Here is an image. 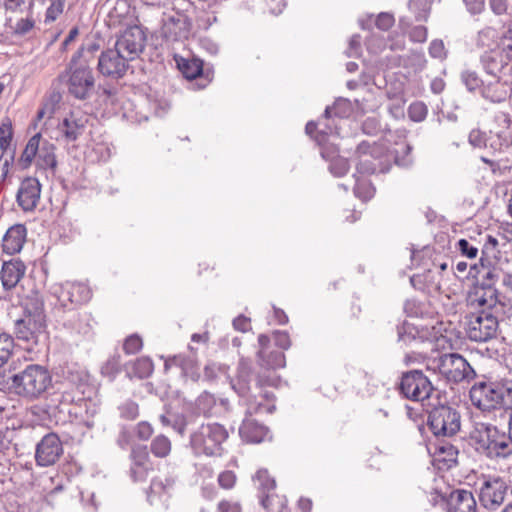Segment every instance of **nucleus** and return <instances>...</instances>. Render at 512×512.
Wrapping results in <instances>:
<instances>
[{
    "mask_svg": "<svg viewBox=\"0 0 512 512\" xmlns=\"http://www.w3.org/2000/svg\"><path fill=\"white\" fill-rule=\"evenodd\" d=\"M51 387L52 375L40 364H29L10 377L11 392L27 401L40 399Z\"/></svg>",
    "mask_w": 512,
    "mask_h": 512,
    "instance_id": "nucleus-1",
    "label": "nucleus"
},
{
    "mask_svg": "<svg viewBox=\"0 0 512 512\" xmlns=\"http://www.w3.org/2000/svg\"><path fill=\"white\" fill-rule=\"evenodd\" d=\"M476 450L490 459L507 458L512 455V439L488 422H476L471 432Z\"/></svg>",
    "mask_w": 512,
    "mask_h": 512,
    "instance_id": "nucleus-2",
    "label": "nucleus"
},
{
    "mask_svg": "<svg viewBox=\"0 0 512 512\" xmlns=\"http://www.w3.org/2000/svg\"><path fill=\"white\" fill-rule=\"evenodd\" d=\"M228 436V431L222 424L203 423L190 433L189 445L195 456H220Z\"/></svg>",
    "mask_w": 512,
    "mask_h": 512,
    "instance_id": "nucleus-3",
    "label": "nucleus"
},
{
    "mask_svg": "<svg viewBox=\"0 0 512 512\" xmlns=\"http://www.w3.org/2000/svg\"><path fill=\"white\" fill-rule=\"evenodd\" d=\"M427 368L437 373L449 384L470 382L476 372L469 362L459 353H442L430 359Z\"/></svg>",
    "mask_w": 512,
    "mask_h": 512,
    "instance_id": "nucleus-4",
    "label": "nucleus"
},
{
    "mask_svg": "<svg viewBox=\"0 0 512 512\" xmlns=\"http://www.w3.org/2000/svg\"><path fill=\"white\" fill-rule=\"evenodd\" d=\"M498 312L473 311L466 316V337L476 343H487L496 339L500 333Z\"/></svg>",
    "mask_w": 512,
    "mask_h": 512,
    "instance_id": "nucleus-5",
    "label": "nucleus"
},
{
    "mask_svg": "<svg viewBox=\"0 0 512 512\" xmlns=\"http://www.w3.org/2000/svg\"><path fill=\"white\" fill-rule=\"evenodd\" d=\"M68 93L78 100L88 99L95 87V78L88 60L71 59L67 68Z\"/></svg>",
    "mask_w": 512,
    "mask_h": 512,
    "instance_id": "nucleus-6",
    "label": "nucleus"
},
{
    "mask_svg": "<svg viewBox=\"0 0 512 512\" xmlns=\"http://www.w3.org/2000/svg\"><path fill=\"white\" fill-rule=\"evenodd\" d=\"M428 426L437 437H451L460 430V414L449 405L434 406L428 415Z\"/></svg>",
    "mask_w": 512,
    "mask_h": 512,
    "instance_id": "nucleus-7",
    "label": "nucleus"
},
{
    "mask_svg": "<svg viewBox=\"0 0 512 512\" xmlns=\"http://www.w3.org/2000/svg\"><path fill=\"white\" fill-rule=\"evenodd\" d=\"M398 387L404 398L417 402L429 400L434 391L430 379L423 371L416 369L404 372Z\"/></svg>",
    "mask_w": 512,
    "mask_h": 512,
    "instance_id": "nucleus-8",
    "label": "nucleus"
},
{
    "mask_svg": "<svg viewBox=\"0 0 512 512\" xmlns=\"http://www.w3.org/2000/svg\"><path fill=\"white\" fill-rule=\"evenodd\" d=\"M252 380V368L245 360H240L236 375L230 380L232 389L241 397L248 406V412L257 413L262 409L261 401L250 394Z\"/></svg>",
    "mask_w": 512,
    "mask_h": 512,
    "instance_id": "nucleus-9",
    "label": "nucleus"
},
{
    "mask_svg": "<svg viewBox=\"0 0 512 512\" xmlns=\"http://www.w3.org/2000/svg\"><path fill=\"white\" fill-rule=\"evenodd\" d=\"M96 321L90 312H75L64 321L63 327L75 344L91 340L95 335Z\"/></svg>",
    "mask_w": 512,
    "mask_h": 512,
    "instance_id": "nucleus-10",
    "label": "nucleus"
},
{
    "mask_svg": "<svg viewBox=\"0 0 512 512\" xmlns=\"http://www.w3.org/2000/svg\"><path fill=\"white\" fill-rule=\"evenodd\" d=\"M509 486L500 477L485 478L479 489L480 504L489 511H496L504 503Z\"/></svg>",
    "mask_w": 512,
    "mask_h": 512,
    "instance_id": "nucleus-11",
    "label": "nucleus"
},
{
    "mask_svg": "<svg viewBox=\"0 0 512 512\" xmlns=\"http://www.w3.org/2000/svg\"><path fill=\"white\" fill-rule=\"evenodd\" d=\"M473 405L482 411H490L501 406L500 382L480 381L470 389Z\"/></svg>",
    "mask_w": 512,
    "mask_h": 512,
    "instance_id": "nucleus-12",
    "label": "nucleus"
},
{
    "mask_svg": "<svg viewBox=\"0 0 512 512\" xmlns=\"http://www.w3.org/2000/svg\"><path fill=\"white\" fill-rule=\"evenodd\" d=\"M510 147H512V135L489 130L485 147L489 156H481L480 160L489 167L492 173L496 174L501 167L498 156L504 154Z\"/></svg>",
    "mask_w": 512,
    "mask_h": 512,
    "instance_id": "nucleus-13",
    "label": "nucleus"
},
{
    "mask_svg": "<svg viewBox=\"0 0 512 512\" xmlns=\"http://www.w3.org/2000/svg\"><path fill=\"white\" fill-rule=\"evenodd\" d=\"M129 62L119 50L108 48L99 55L97 70L103 77L118 80L126 74Z\"/></svg>",
    "mask_w": 512,
    "mask_h": 512,
    "instance_id": "nucleus-14",
    "label": "nucleus"
},
{
    "mask_svg": "<svg viewBox=\"0 0 512 512\" xmlns=\"http://www.w3.org/2000/svg\"><path fill=\"white\" fill-rule=\"evenodd\" d=\"M146 36L141 27H128L116 40L114 48L129 61L135 60L145 47Z\"/></svg>",
    "mask_w": 512,
    "mask_h": 512,
    "instance_id": "nucleus-15",
    "label": "nucleus"
},
{
    "mask_svg": "<svg viewBox=\"0 0 512 512\" xmlns=\"http://www.w3.org/2000/svg\"><path fill=\"white\" fill-rule=\"evenodd\" d=\"M63 452V444L59 436L54 432L48 433L36 445V464L40 467L52 466L60 459Z\"/></svg>",
    "mask_w": 512,
    "mask_h": 512,
    "instance_id": "nucleus-16",
    "label": "nucleus"
},
{
    "mask_svg": "<svg viewBox=\"0 0 512 512\" xmlns=\"http://www.w3.org/2000/svg\"><path fill=\"white\" fill-rule=\"evenodd\" d=\"M469 304L475 311L501 313L502 303L496 287L475 284L468 296Z\"/></svg>",
    "mask_w": 512,
    "mask_h": 512,
    "instance_id": "nucleus-17",
    "label": "nucleus"
},
{
    "mask_svg": "<svg viewBox=\"0 0 512 512\" xmlns=\"http://www.w3.org/2000/svg\"><path fill=\"white\" fill-rule=\"evenodd\" d=\"M259 350L257 351V365L265 371H275L286 365L283 352L274 350L270 346V338L265 334L258 336Z\"/></svg>",
    "mask_w": 512,
    "mask_h": 512,
    "instance_id": "nucleus-18",
    "label": "nucleus"
},
{
    "mask_svg": "<svg viewBox=\"0 0 512 512\" xmlns=\"http://www.w3.org/2000/svg\"><path fill=\"white\" fill-rule=\"evenodd\" d=\"M46 322L19 317L14 322V334L19 341L27 345L28 350H32L39 343L40 337L44 334Z\"/></svg>",
    "mask_w": 512,
    "mask_h": 512,
    "instance_id": "nucleus-19",
    "label": "nucleus"
},
{
    "mask_svg": "<svg viewBox=\"0 0 512 512\" xmlns=\"http://www.w3.org/2000/svg\"><path fill=\"white\" fill-rule=\"evenodd\" d=\"M92 298L90 287L83 282H65L60 286L58 301L68 308L69 305L85 304Z\"/></svg>",
    "mask_w": 512,
    "mask_h": 512,
    "instance_id": "nucleus-20",
    "label": "nucleus"
},
{
    "mask_svg": "<svg viewBox=\"0 0 512 512\" xmlns=\"http://www.w3.org/2000/svg\"><path fill=\"white\" fill-rule=\"evenodd\" d=\"M41 195V184L37 178H24L16 194V202L24 212H32L36 209Z\"/></svg>",
    "mask_w": 512,
    "mask_h": 512,
    "instance_id": "nucleus-21",
    "label": "nucleus"
},
{
    "mask_svg": "<svg viewBox=\"0 0 512 512\" xmlns=\"http://www.w3.org/2000/svg\"><path fill=\"white\" fill-rule=\"evenodd\" d=\"M327 134V131L321 130L316 137V142L320 146V154L323 159L330 162V172L336 177H342L348 172L349 163L346 158L338 155V150L334 145H326Z\"/></svg>",
    "mask_w": 512,
    "mask_h": 512,
    "instance_id": "nucleus-22",
    "label": "nucleus"
},
{
    "mask_svg": "<svg viewBox=\"0 0 512 512\" xmlns=\"http://www.w3.org/2000/svg\"><path fill=\"white\" fill-rule=\"evenodd\" d=\"M130 476L134 482L146 480L152 470V462L146 445H135L130 451Z\"/></svg>",
    "mask_w": 512,
    "mask_h": 512,
    "instance_id": "nucleus-23",
    "label": "nucleus"
},
{
    "mask_svg": "<svg viewBox=\"0 0 512 512\" xmlns=\"http://www.w3.org/2000/svg\"><path fill=\"white\" fill-rule=\"evenodd\" d=\"M161 28L162 36L167 41H179L187 38L190 32L191 23L185 14L174 12L169 14Z\"/></svg>",
    "mask_w": 512,
    "mask_h": 512,
    "instance_id": "nucleus-24",
    "label": "nucleus"
},
{
    "mask_svg": "<svg viewBox=\"0 0 512 512\" xmlns=\"http://www.w3.org/2000/svg\"><path fill=\"white\" fill-rule=\"evenodd\" d=\"M511 94V84L499 75H493L485 79L480 96L491 103H502L508 100Z\"/></svg>",
    "mask_w": 512,
    "mask_h": 512,
    "instance_id": "nucleus-25",
    "label": "nucleus"
},
{
    "mask_svg": "<svg viewBox=\"0 0 512 512\" xmlns=\"http://www.w3.org/2000/svg\"><path fill=\"white\" fill-rule=\"evenodd\" d=\"M179 71L187 80H199L197 83L199 89L205 88L212 80L209 72H204L203 62L199 58L176 59Z\"/></svg>",
    "mask_w": 512,
    "mask_h": 512,
    "instance_id": "nucleus-26",
    "label": "nucleus"
},
{
    "mask_svg": "<svg viewBox=\"0 0 512 512\" xmlns=\"http://www.w3.org/2000/svg\"><path fill=\"white\" fill-rule=\"evenodd\" d=\"M501 272L499 267L482 256L478 264L470 265L468 276L475 278L476 284L495 287Z\"/></svg>",
    "mask_w": 512,
    "mask_h": 512,
    "instance_id": "nucleus-27",
    "label": "nucleus"
},
{
    "mask_svg": "<svg viewBox=\"0 0 512 512\" xmlns=\"http://www.w3.org/2000/svg\"><path fill=\"white\" fill-rule=\"evenodd\" d=\"M448 512H477V503L471 491L457 489L447 499Z\"/></svg>",
    "mask_w": 512,
    "mask_h": 512,
    "instance_id": "nucleus-28",
    "label": "nucleus"
},
{
    "mask_svg": "<svg viewBox=\"0 0 512 512\" xmlns=\"http://www.w3.org/2000/svg\"><path fill=\"white\" fill-rule=\"evenodd\" d=\"M510 60L500 48L484 51L479 58L481 67L488 76L499 75Z\"/></svg>",
    "mask_w": 512,
    "mask_h": 512,
    "instance_id": "nucleus-29",
    "label": "nucleus"
},
{
    "mask_svg": "<svg viewBox=\"0 0 512 512\" xmlns=\"http://www.w3.org/2000/svg\"><path fill=\"white\" fill-rule=\"evenodd\" d=\"M20 308L22 310L20 317L46 322L44 301L38 292L32 291L24 296L20 301Z\"/></svg>",
    "mask_w": 512,
    "mask_h": 512,
    "instance_id": "nucleus-30",
    "label": "nucleus"
},
{
    "mask_svg": "<svg viewBox=\"0 0 512 512\" xmlns=\"http://www.w3.org/2000/svg\"><path fill=\"white\" fill-rule=\"evenodd\" d=\"M27 230L23 224L11 226L2 240L3 252L8 255L19 253L26 241Z\"/></svg>",
    "mask_w": 512,
    "mask_h": 512,
    "instance_id": "nucleus-31",
    "label": "nucleus"
},
{
    "mask_svg": "<svg viewBox=\"0 0 512 512\" xmlns=\"http://www.w3.org/2000/svg\"><path fill=\"white\" fill-rule=\"evenodd\" d=\"M26 267L20 260L5 261L0 272V279L5 290L16 287L24 276Z\"/></svg>",
    "mask_w": 512,
    "mask_h": 512,
    "instance_id": "nucleus-32",
    "label": "nucleus"
},
{
    "mask_svg": "<svg viewBox=\"0 0 512 512\" xmlns=\"http://www.w3.org/2000/svg\"><path fill=\"white\" fill-rule=\"evenodd\" d=\"M239 434L247 443H260L267 437L268 428L253 419L246 418L239 428Z\"/></svg>",
    "mask_w": 512,
    "mask_h": 512,
    "instance_id": "nucleus-33",
    "label": "nucleus"
},
{
    "mask_svg": "<svg viewBox=\"0 0 512 512\" xmlns=\"http://www.w3.org/2000/svg\"><path fill=\"white\" fill-rule=\"evenodd\" d=\"M63 377L82 394L85 393V387L89 385L90 376L84 368L78 364H68L63 369Z\"/></svg>",
    "mask_w": 512,
    "mask_h": 512,
    "instance_id": "nucleus-34",
    "label": "nucleus"
},
{
    "mask_svg": "<svg viewBox=\"0 0 512 512\" xmlns=\"http://www.w3.org/2000/svg\"><path fill=\"white\" fill-rule=\"evenodd\" d=\"M36 166L41 170L55 171L57 160L55 155V146L47 140H40L39 149L36 157Z\"/></svg>",
    "mask_w": 512,
    "mask_h": 512,
    "instance_id": "nucleus-35",
    "label": "nucleus"
},
{
    "mask_svg": "<svg viewBox=\"0 0 512 512\" xmlns=\"http://www.w3.org/2000/svg\"><path fill=\"white\" fill-rule=\"evenodd\" d=\"M86 122V118H77L74 114H71L62 121L59 130L67 141H75L84 132Z\"/></svg>",
    "mask_w": 512,
    "mask_h": 512,
    "instance_id": "nucleus-36",
    "label": "nucleus"
},
{
    "mask_svg": "<svg viewBox=\"0 0 512 512\" xmlns=\"http://www.w3.org/2000/svg\"><path fill=\"white\" fill-rule=\"evenodd\" d=\"M154 370L153 362L148 357H140L127 365V374L130 378H148Z\"/></svg>",
    "mask_w": 512,
    "mask_h": 512,
    "instance_id": "nucleus-37",
    "label": "nucleus"
},
{
    "mask_svg": "<svg viewBox=\"0 0 512 512\" xmlns=\"http://www.w3.org/2000/svg\"><path fill=\"white\" fill-rule=\"evenodd\" d=\"M168 364L179 366L182 370V373L193 381H197L200 378L197 362L191 357H185L181 355L174 356L168 362H166V366Z\"/></svg>",
    "mask_w": 512,
    "mask_h": 512,
    "instance_id": "nucleus-38",
    "label": "nucleus"
},
{
    "mask_svg": "<svg viewBox=\"0 0 512 512\" xmlns=\"http://www.w3.org/2000/svg\"><path fill=\"white\" fill-rule=\"evenodd\" d=\"M498 33L494 28L486 27L480 30L475 38V45L484 51L499 48Z\"/></svg>",
    "mask_w": 512,
    "mask_h": 512,
    "instance_id": "nucleus-39",
    "label": "nucleus"
},
{
    "mask_svg": "<svg viewBox=\"0 0 512 512\" xmlns=\"http://www.w3.org/2000/svg\"><path fill=\"white\" fill-rule=\"evenodd\" d=\"M460 81L465 86L467 91L479 94H481L482 86L485 82V80L480 77L478 72L469 68L460 72Z\"/></svg>",
    "mask_w": 512,
    "mask_h": 512,
    "instance_id": "nucleus-40",
    "label": "nucleus"
},
{
    "mask_svg": "<svg viewBox=\"0 0 512 512\" xmlns=\"http://www.w3.org/2000/svg\"><path fill=\"white\" fill-rule=\"evenodd\" d=\"M40 140L41 134L37 133L34 136H32L27 142L25 149L19 158V165L23 169L28 168L32 164V161L36 159Z\"/></svg>",
    "mask_w": 512,
    "mask_h": 512,
    "instance_id": "nucleus-41",
    "label": "nucleus"
},
{
    "mask_svg": "<svg viewBox=\"0 0 512 512\" xmlns=\"http://www.w3.org/2000/svg\"><path fill=\"white\" fill-rule=\"evenodd\" d=\"M352 111L351 103L348 99L339 98L337 99L332 106H327L323 118L326 121H329L332 117L337 118H346L350 115Z\"/></svg>",
    "mask_w": 512,
    "mask_h": 512,
    "instance_id": "nucleus-42",
    "label": "nucleus"
},
{
    "mask_svg": "<svg viewBox=\"0 0 512 512\" xmlns=\"http://www.w3.org/2000/svg\"><path fill=\"white\" fill-rule=\"evenodd\" d=\"M149 451L157 458H166L172 451L171 440L164 434H159L150 442Z\"/></svg>",
    "mask_w": 512,
    "mask_h": 512,
    "instance_id": "nucleus-43",
    "label": "nucleus"
},
{
    "mask_svg": "<svg viewBox=\"0 0 512 512\" xmlns=\"http://www.w3.org/2000/svg\"><path fill=\"white\" fill-rule=\"evenodd\" d=\"M174 485V480L168 477L165 478H154L150 484V492L148 493V499L152 501L153 495L162 496L169 494Z\"/></svg>",
    "mask_w": 512,
    "mask_h": 512,
    "instance_id": "nucleus-44",
    "label": "nucleus"
},
{
    "mask_svg": "<svg viewBox=\"0 0 512 512\" xmlns=\"http://www.w3.org/2000/svg\"><path fill=\"white\" fill-rule=\"evenodd\" d=\"M13 138L12 121L6 117L0 124V149L2 154L10 153L9 148Z\"/></svg>",
    "mask_w": 512,
    "mask_h": 512,
    "instance_id": "nucleus-45",
    "label": "nucleus"
},
{
    "mask_svg": "<svg viewBox=\"0 0 512 512\" xmlns=\"http://www.w3.org/2000/svg\"><path fill=\"white\" fill-rule=\"evenodd\" d=\"M215 405H216L215 397L208 392H203L195 400L196 412L198 414H201L204 416H210L212 414V410L215 407Z\"/></svg>",
    "mask_w": 512,
    "mask_h": 512,
    "instance_id": "nucleus-46",
    "label": "nucleus"
},
{
    "mask_svg": "<svg viewBox=\"0 0 512 512\" xmlns=\"http://www.w3.org/2000/svg\"><path fill=\"white\" fill-rule=\"evenodd\" d=\"M14 338L7 333L0 334V367L6 364L14 351Z\"/></svg>",
    "mask_w": 512,
    "mask_h": 512,
    "instance_id": "nucleus-47",
    "label": "nucleus"
},
{
    "mask_svg": "<svg viewBox=\"0 0 512 512\" xmlns=\"http://www.w3.org/2000/svg\"><path fill=\"white\" fill-rule=\"evenodd\" d=\"M493 123L495 125L491 130L512 135V118L508 112L498 111L494 114Z\"/></svg>",
    "mask_w": 512,
    "mask_h": 512,
    "instance_id": "nucleus-48",
    "label": "nucleus"
},
{
    "mask_svg": "<svg viewBox=\"0 0 512 512\" xmlns=\"http://www.w3.org/2000/svg\"><path fill=\"white\" fill-rule=\"evenodd\" d=\"M433 0H410L409 9L414 13L417 21H425L430 13Z\"/></svg>",
    "mask_w": 512,
    "mask_h": 512,
    "instance_id": "nucleus-49",
    "label": "nucleus"
},
{
    "mask_svg": "<svg viewBox=\"0 0 512 512\" xmlns=\"http://www.w3.org/2000/svg\"><path fill=\"white\" fill-rule=\"evenodd\" d=\"M254 481L258 483L259 492L275 491L276 482L266 469H260L254 476Z\"/></svg>",
    "mask_w": 512,
    "mask_h": 512,
    "instance_id": "nucleus-50",
    "label": "nucleus"
},
{
    "mask_svg": "<svg viewBox=\"0 0 512 512\" xmlns=\"http://www.w3.org/2000/svg\"><path fill=\"white\" fill-rule=\"evenodd\" d=\"M375 188L371 184V182L365 179H356V183L354 186V194L356 197L367 201L374 196Z\"/></svg>",
    "mask_w": 512,
    "mask_h": 512,
    "instance_id": "nucleus-51",
    "label": "nucleus"
},
{
    "mask_svg": "<svg viewBox=\"0 0 512 512\" xmlns=\"http://www.w3.org/2000/svg\"><path fill=\"white\" fill-rule=\"evenodd\" d=\"M120 417L125 420H135L139 416V406L132 400H126L118 407Z\"/></svg>",
    "mask_w": 512,
    "mask_h": 512,
    "instance_id": "nucleus-52",
    "label": "nucleus"
},
{
    "mask_svg": "<svg viewBox=\"0 0 512 512\" xmlns=\"http://www.w3.org/2000/svg\"><path fill=\"white\" fill-rule=\"evenodd\" d=\"M428 114V108L424 102L415 101L408 108L409 118L414 122L423 121Z\"/></svg>",
    "mask_w": 512,
    "mask_h": 512,
    "instance_id": "nucleus-53",
    "label": "nucleus"
},
{
    "mask_svg": "<svg viewBox=\"0 0 512 512\" xmlns=\"http://www.w3.org/2000/svg\"><path fill=\"white\" fill-rule=\"evenodd\" d=\"M500 394L501 405L507 408L505 411H512V380L500 381Z\"/></svg>",
    "mask_w": 512,
    "mask_h": 512,
    "instance_id": "nucleus-54",
    "label": "nucleus"
},
{
    "mask_svg": "<svg viewBox=\"0 0 512 512\" xmlns=\"http://www.w3.org/2000/svg\"><path fill=\"white\" fill-rule=\"evenodd\" d=\"M45 13V23L54 22L64 10L65 0H52Z\"/></svg>",
    "mask_w": 512,
    "mask_h": 512,
    "instance_id": "nucleus-55",
    "label": "nucleus"
},
{
    "mask_svg": "<svg viewBox=\"0 0 512 512\" xmlns=\"http://www.w3.org/2000/svg\"><path fill=\"white\" fill-rule=\"evenodd\" d=\"M143 347L142 338L138 334H132L125 339L123 350L126 354H136Z\"/></svg>",
    "mask_w": 512,
    "mask_h": 512,
    "instance_id": "nucleus-56",
    "label": "nucleus"
},
{
    "mask_svg": "<svg viewBox=\"0 0 512 512\" xmlns=\"http://www.w3.org/2000/svg\"><path fill=\"white\" fill-rule=\"evenodd\" d=\"M404 311L409 317H423L425 305L420 301L410 299L405 302Z\"/></svg>",
    "mask_w": 512,
    "mask_h": 512,
    "instance_id": "nucleus-57",
    "label": "nucleus"
},
{
    "mask_svg": "<svg viewBox=\"0 0 512 512\" xmlns=\"http://www.w3.org/2000/svg\"><path fill=\"white\" fill-rule=\"evenodd\" d=\"M488 133L480 129H472L468 135V142L474 148L485 149Z\"/></svg>",
    "mask_w": 512,
    "mask_h": 512,
    "instance_id": "nucleus-58",
    "label": "nucleus"
},
{
    "mask_svg": "<svg viewBox=\"0 0 512 512\" xmlns=\"http://www.w3.org/2000/svg\"><path fill=\"white\" fill-rule=\"evenodd\" d=\"M220 374H226L225 367L220 364L212 362L204 367V379L209 382L215 381Z\"/></svg>",
    "mask_w": 512,
    "mask_h": 512,
    "instance_id": "nucleus-59",
    "label": "nucleus"
},
{
    "mask_svg": "<svg viewBox=\"0 0 512 512\" xmlns=\"http://www.w3.org/2000/svg\"><path fill=\"white\" fill-rule=\"evenodd\" d=\"M218 484L225 490H231L237 481L236 474L231 470H225L218 475Z\"/></svg>",
    "mask_w": 512,
    "mask_h": 512,
    "instance_id": "nucleus-60",
    "label": "nucleus"
},
{
    "mask_svg": "<svg viewBox=\"0 0 512 512\" xmlns=\"http://www.w3.org/2000/svg\"><path fill=\"white\" fill-rule=\"evenodd\" d=\"M99 49V45L96 43H89L83 45L71 59H77V61H84L85 59L90 61L94 53Z\"/></svg>",
    "mask_w": 512,
    "mask_h": 512,
    "instance_id": "nucleus-61",
    "label": "nucleus"
},
{
    "mask_svg": "<svg viewBox=\"0 0 512 512\" xmlns=\"http://www.w3.org/2000/svg\"><path fill=\"white\" fill-rule=\"evenodd\" d=\"M35 26V21L31 17L19 19L13 29V33L18 36H24Z\"/></svg>",
    "mask_w": 512,
    "mask_h": 512,
    "instance_id": "nucleus-62",
    "label": "nucleus"
},
{
    "mask_svg": "<svg viewBox=\"0 0 512 512\" xmlns=\"http://www.w3.org/2000/svg\"><path fill=\"white\" fill-rule=\"evenodd\" d=\"M457 248L463 256L469 259L477 257L478 248L466 239H460L457 243Z\"/></svg>",
    "mask_w": 512,
    "mask_h": 512,
    "instance_id": "nucleus-63",
    "label": "nucleus"
},
{
    "mask_svg": "<svg viewBox=\"0 0 512 512\" xmlns=\"http://www.w3.org/2000/svg\"><path fill=\"white\" fill-rule=\"evenodd\" d=\"M217 512H243L239 501L223 499L217 504Z\"/></svg>",
    "mask_w": 512,
    "mask_h": 512,
    "instance_id": "nucleus-64",
    "label": "nucleus"
}]
</instances>
